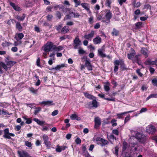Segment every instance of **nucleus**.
<instances>
[{
    "label": "nucleus",
    "mask_w": 157,
    "mask_h": 157,
    "mask_svg": "<svg viewBox=\"0 0 157 157\" xmlns=\"http://www.w3.org/2000/svg\"><path fill=\"white\" fill-rule=\"evenodd\" d=\"M81 59L83 61H85L86 62V60H89L90 59L87 58L86 56H84L83 57L81 58Z\"/></svg>",
    "instance_id": "56"
},
{
    "label": "nucleus",
    "mask_w": 157,
    "mask_h": 157,
    "mask_svg": "<svg viewBox=\"0 0 157 157\" xmlns=\"http://www.w3.org/2000/svg\"><path fill=\"white\" fill-rule=\"evenodd\" d=\"M81 140L79 137L77 138L75 140V143L77 144H80L81 143Z\"/></svg>",
    "instance_id": "57"
},
{
    "label": "nucleus",
    "mask_w": 157,
    "mask_h": 157,
    "mask_svg": "<svg viewBox=\"0 0 157 157\" xmlns=\"http://www.w3.org/2000/svg\"><path fill=\"white\" fill-rule=\"evenodd\" d=\"M86 105H87L88 106L87 107L89 109H91L93 107V106H92V103L91 102H88L87 103Z\"/></svg>",
    "instance_id": "61"
},
{
    "label": "nucleus",
    "mask_w": 157,
    "mask_h": 157,
    "mask_svg": "<svg viewBox=\"0 0 157 157\" xmlns=\"http://www.w3.org/2000/svg\"><path fill=\"white\" fill-rule=\"evenodd\" d=\"M151 60L150 59H148L144 62V63L146 65H151Z\"/></svg>",
    "instance_id": "54"
},
{
    "label": "nucleus",
    "mask_w": 157,
    "mask_h": 157,
    "mask_svg": "<svg viewBox=\"0 0 157 157\" xmlns=\"http://www.w3.org/2000/svg\"><path fill=\"white\" fill-rule=\"evenodd\" d=\"M93 17L91 16L89 18L88 21L89 23L90 24H92L93 23Z\"/></svg>",
    "instance_id": "60"
},
{
    "label": "nucleus",
    "mask_w": 157,
    "mask_h": 157,
    "mask_svg": "<svg viewBox=\"0 0 157 157\" xmlns=\"http://www.w3.org/2000/svg\"><path fill=\"white\" fill-rule=\"evenodd\" d=\"M17 36H15L16 40L19 41L21 40L24 37V35L22 33H18L17 34Z\"/></svg>",
    "instance_id": "29"
},
{
    "label": "nucleus",
    "mask_w": 157,
    "mask_h": 157,
    "mask_svg": "<svg viewBox=\"0 0 157 157\" xmlns=\"http://www.w3.org/2000/svg\"><path fill=\"white\" fill-rule=\"evenodd\" d=\"M63 47L62 46H59L58 47H56L54 48V49L57 51H59L63 49Z\"/></svg>",
    "instance_id": "46"
},
{
    "label": "nucleus",
    "mask_w": 157,
    "mask_h": 157,
    "mask_svg": "<svg viewBox=\"0 0 157 157\" xmlns=\"http://www.w3.org/2000/svg\"><path fill=\"white\" fill-rule=\"evenodd\" d=\"M135 29H140L142 27V22H137L135 24Z\"/></svg>",
    "instance_id": "33"
},
{
    "label": "nucleus",
    "mask_w": 157,
    "mask_h": 157,
    "mask_svg": "<svg viewBox=\"0 0 157 157\" xmlns=\"http://www.w3.org/2000/svg\"><path fill=\"white\" fill-rule=\"evenodd\" d=\"M25 146L28 147L29 148H32V144L30 142L27 141H25Z\"/></svg>",
    "instance_id": "41"
},
{
    "label": "nucleus",
    "mask_w": 157,
    "mask_h": 157,
    "mask_svg": "<svg viewBox=\"0 0 157 157\" xmlns=\"http://www.w3.org/2000/svg\"><path fill=\"white\" fill-rule=\"evenodd\" d=\"M112 3L111 0H106L105 2V5L106 6L109 8L111 7V5Z\"/></svg>",
    "instance_id": "37"
},
{
    "label": "nucleus",
    "mask_w": 157,
    "mask_h": 157,
    "mask_svg": "<svg viewBox=\"0 0 157 157\" xmlns=\"http://www.w3.org/2000/svg\"><path fill=\"white\" fill-rule=\"evenodd\" d=\"M136 138L139 142L143 143H145L146 141V136L140 133H138L136 134Z\"/></svg>",
    "instance_id": "3"
},
{
    "label": "nucleus",
    "mask_w": 157,
    "mask_h": 157,
    "mask_svg": "<svg viewBox=\"0 0 157 157\" xmlns=\"http://www.w3.org/2000/svg\"><path fill=\"white\" fill-rule=\"evenodd\" d=\"M93 100L92 102L93 107L97 108L98 106V102L95 99H93Z\"/></svg>",
    "instance_id": "38"
},
{
    "label": "nucleus",
    "mask_w": 157,
    "mask_h": 157,
    "mask_svg": "<svg viewBox=\"0 0 157 157\" xmlns=\"http://www.w3.org/2000/svg\"><path fill=\"white\" fill-rule=\"evenodd\" d=\"M134 111H129L127 112H125L120 113L117 114V116L119 118H122V116L125 114H126L128 113H131L133 112Z\"/></svg>",
    "instance_id": "30"
},
{
    "label": "nucleus",
    "mask_w": 157,
    "mask_h": 157,
    "mask_svg": "<svg viewBox=\"0 0 157 157\" xmlns=\"http://www.w3.org/2000/svg\"><path fill=\"white\" fill-rule=\"evenodd\" d=\"M25 17V14H23L22 16L20 17L19 16H17V18L20 21H23Z\"/></svg>",
    "instance_id": "42"
},
{
    "label": "nucleus",
    "mask_w": 157,
    "mask_h": 157,
    "mask_svg": "<svg viewBox=\"0 0 157 157\" xmlns=\"http://www.w3.org/2000/svg\"><path fill=\"white\" fill-rule=\"evenodd\" d=\"M16 28L19 31L21 32L22 31V27L20 22H17L16 23Z\"/></svg>",
    "instance_id": "32"
},
{
    "label": "nucleus",
    "mask_w": 157,
    "mask_h": 157,
    "mask_svg": "<svg viewBox=\"0 0 157 157\" xmlns=\"http://www.w3.org/2000/svg\"><path fill=\"white\" fill-rule=\"evenodd\" d=\"M105 45L101 47V49H99L98 50V55L102 58L105 57L106 55L103 52V50L104 49Z\"/></svg>",
    "instance_id": "13"
},
{
    "label": "nucleus",
    "mask_w": 157,
    "mask_h": 157,
    "mask_svg": "<svg viewBox=\"0 0 157 157\" xmlns=\"http://www.w3.org/2000/svg\"><path fill=\"white\" fill-rule=\"evenodd\" d=\"M81 5L87 11H89L90 12V6L88 3L84 2L81 4Z\"/></svg>",
    "instance_id": "20"
},
{
    "label": "nucleus",
    "mask_w": 157,
    "mask_h": 157,
    "mask_svg": "<svg viewBox=\"0 0 157 157\" xmlns=\"http://www.w3.org/2000/svg\"><path fill=\"white\" fill-rule=\"evenodd\" d=\"M70 118L71 120H76L78 121H80L81 118L80 117H78L76 114H72L70 116Z\"/></svg>",
    "instance_id": "28"
},
{
    "label": "nucleus",
    "mask_w": 157,
    "mask_h": 157,
    "mask_svg": "<svg viewBox=\"0 0 157 157\" xmlns=\"http://www.w3.org/2000/svg\"><path fill=\"white\" fill-rule=\"evenodd\" d=\"M94 128L98 129L101 124L100 118L98 117H95L94 118Z\"/></svg>",
    "instance_id": "11"
},
{
    "label": "nucleus",
    "mask_w": 157,
    "mask_h": 157,
    "mask_svg": "<svg viewBox=\"0 0 157 157\" xmlns=\"http://www.w3.org/2000/svg\"><path fill=\"white\" fill-rule=\"evenodd\" d=\"M152 83L153 85L157 86V79L156 78H154L152 80Z\"/></svg>",
    "instance_id": "47"
},
{
    "label": "nucleus",
    "mask_w": 157,
    "mask_h": 157,
    "mask_svg": "<svg viewBox=\"0 0 157 157\" xmlns=\"http://www.w3.org/2000/svg\"><path fill=\"white\" fill-rule=\"evenodd\" d=\"M66 67L67 66H66L65 64L63 63L60 65H58L56 66V67L54 68H52L50 69H49L50 70H55L56 71H58L61 68H63L64 67Z\"/></svg>",
    "instance_id": "18"
},
{
    "label": "nucleus",
    "mask_w": 157,
    "mask_h": 157,
    "mask_svg": "<svg viewBox=\"0 0 157 157\" xmlns=\"http://www.w3.org/2000/svg\"><path fill=\"white\" fill-rule=\"evenodd\" d=\"M35 109H36V110L34 111V114L36 115L40 111H41V108L40 107H36Z\"/></svg>",
    "instance_id": "44"
},
{
    "label": "nucleus",
    "mask_w": 157,
    "mask_h": 157,
    "mask_svg": "<svg viewBox=\"0 0 157 157\" xmlns=\"http://www.w3.org/2000/svg\"><path fill=\"white\" fill-rule=\"evenodd\" d=\"M119 65H120V68L121 71H127L128 70V68L126 67V65L124 63V61L122 59H120L119 60Z\"/></svg>",
    "instance_id": "12"
},
{
    "label": "nucleus",
    "mask_w": 157,
    "mask_h": 157,
    "mask_svg": "<svg viewBox=\"0 0 157 157\" xmlns=\"http://www.w3.org/2000/svg\"><path fill=\"white\" fill-rule=\"evenodd\" d=\"M70 30L69 27L67 26H64L62 29L61 33L62 34H65L67 33Z\"/></svg>",
    "instance_id": "27"
},
{
    "label": "nucleus",
    "mask_w": 157,
    "mask_h": 157,
    "mask_svg": "<svg viewBox=\"0 0 157 157\" xmlns=\"http://www.w3.org/2000/svg\"><path fill=\"white\" fill-rule=\"evenodd\" d=\"M33 120L36 122L38 124L42 126H44V124L48 125L45 123V121H41L37 118H34Z\"/></svg>",
    "instance_id": "19"
},
{
    "label": "nucleus",
    "mask_w": 157,
    "mask_h": 157,
    "mask_svg": "<svg viewBox=\"0 0 157 157\" xmlns=\"http://www.w3.org/2000/svg\"><path fill=\"white\" fill-rule=\"evenodd\" d=\"M32 119L31 118H28V119L26 120V121L25 122V123L28 124H30L32 123Z\"/></svg>",
    "instance_id": "63"
},
{
    "label": "nucleus",
    "mask_w": 157,
    "mask_h": 157,
    "mask_svg": "<svg viewBox=\"0 0 157 157\" xmlns=\"http://www.w3.org/2000/svg\"><path fill=\"white\" fill-rule=\"evenodd\" d=\"M12 43L10 42L5 41L2 43V45L3 47H5L9 46Z\"/></svg>",
    "instance_id": "40"
},
{
    "label": "nucleus",
    "mask_w": 157,
    "mask_h": 157,
    "mask_svg": "<svg viewBox=\"0 0 157 157\" xmlns=\"http://www.w3.org/2000/svg\"><path fill=\"white\" fill-rule=\"evenodd\" d=\"M127 143L126 142H125L123 143V147H122V151H124L127 148Z\"/></svg>",
    "instance_id": "48"
},
{
    "label": "nucleus",
    "mask_w": 157,
    "mask_h": 157,
    "mask_svg": "<svg viewBox=\"0 0 157 157\" xmlns=\"http://www.w3.org/2000/svg\"><path fill=\"white\" fill-rule=\"evenodd\" d=\"M93 41L94 44H99L101 42V39L99 36H98L93 40Z\"/></svg>",
    "instance_id": "22"
},
{
    "label": "nucleus",
    "mask_w": 157,
    "mask_h": 157,
    "mask_svg": "<svg viewBox=\"0 0 157 157\" xmlns=\"http://www.w3.org/2000/svg\"><path fill=\"white\" fill-rule=\"evenodd\" d=\"M41 104L44 105L51 106L54 105V103L52 101H43L40 103Z\"/></svg>",
    "instance_id": "16"
},
{
    "label": "nucleus",
    "mask_w": 157,
    "mask_h": 157,
    "mask_svg": "<svg viewBox=\"0 0 157 157\" xmlns=\"http://www.w3.org/2000/svg\"><path fill=\"white\" fill-rule=\"evenodd\" d=\"M53 17L52 15L51 14H48L46 16V18L48 21H51L53 18Z\"/></svg>",
    "instance_id": "49"
},
{
    "label": "nucleus",
    "mask_w": 157,
    "mask_h": 157,
    "mask_svg": "<svg viewBox=\"0 0 157 157\" xmlns=\"http://www.w3.org/2000/svg\"><path fill=\"white\" fill-rule=\"evenodd\" d=\"M119 61L118 60H115L114 61V71L115 72H116L118 71L119 69L118 65H119Z\"/></svg>",
    "instance_id": "23"
},
{
    "label": "nucleus",
    "mask_w": 157,
    "mask_h": 157,
    "mask_svg": "<svg viewBox=\"0 0 157 157\" xmlns=\"http://www.w3.org/2000/svg\"><path fill=\"white\" fill-rule=\"evenodd\" d=\"M104 88L105 90L106 91H108L110 90V88L109 86L105 85L104 86Z\"/></svg>",
    "instance_id": "64"
},
{
    "label": "nucleus",
    "mask_w": 157,
    "mask_h": 157,
    "mask_svg": "<svg viewBox=\"0 0 157 157\" xmlns=\"http://www.w3.org/2000/svg\"><path fill=\"white\" fill-rule=\"evenodd\" d=\"M119 32L118 30H117L115 28H113V31L111 33V34L112 36H117L119 35Z\"/></svg>",
    "instance_id": "31"
},
{
    "label": "nucleus",
    "mask_w": 157,
    "mask_h": 157,
    "mask_svg": "<svg viewBox=\"0 0 157 157\" xmlns=\"http://www.w3.org/2000/svg\"><path fill=\"white\" fill-rule=\"evenodd\" d=\"M53 44L52 42H50L46 44V45L44 47V51L46 52H49L53 47Z\"/></svg>",
    "instance_id": "8"
},
{
    "label": "nucleus",
    "mask_w": 157,
    "mask_h": 157,
    "mask_svg": "<svg viewBox=\"0 0 157 157\" xmlns=\"http://www.w3.org/2000/svg\"><path fill=\"white\" fill-rule=\"evenodd\" d=\"M137 143H134L133 144H132L131 147H132V149L134 151H137Z\"/></svg>",
    "instance_id": "43"
},
{
    "label": "nucleus",
    "mask_w": 157,
    "mask_h": 157,
    "mask_svg": "<svg viewBox=\"0 0 157 157\" xmlns=\"http://www.w3.org/2000/svg\"><path fill=\"white\" fill-rule=\"evenodd\" d=\"M94 34V31L93 30L91 31L90 33L87 35H85L84 36V38L87 40H91L92 37H93Z\"/></svg>",
    "instance_id": "15"
},
{
    "label": "nucleus",
    "mask_w": 157,
    "mask_h": 157,
    "mask_svg": "<svg viewBox=\"0 0 157 157\" xmlns=\"http://www.w3.org/2000/svg\"><path fill=\"white\" fill-rule=\"evenodd\" d=\"M29 91L30 92L34 94H37L38 91L37 90H35L33 87H31L29 88Z\"/></svg>",
    "instance_id": "35"
},
{
    "label": "nucleus",
    "mask_w": 157,
    "mask_h": 157,
    "mask_svg": "<svg viewBox=\"0 0 157 157\" xmlns=\"http://www.w3.org/2000/svg\"><path fill=\"white\" fill-rule=\"evenodd\" d=\"M96 141L98 142V144L102 146H105L109 144V142L107 140L100 137L97 138Z\"/></svg>",
    "instance_id": "6"
},
{
    "label": "nucleus",
    "mask_w": 157,
    "mask_h": 157,
    "mask_svg": "<svg viewBox=\"0 0 157 157\" xmlns=\"http://www.w3.org/2000/svg\"><path fill=\"white\" fill-rule=\"evenodd\" d=\"M105 11L106 12L105 15L106 20L108 22H106L105 21H103V22H106L107 23H109L110 22V19L112 17V13L110 10L106 9Z\"/></svg>",
    "instance_id": "7"
},
{
    "label": "nucleus",
    "mask_w": 157,
    "mask_h": 157,
    "mask_svg": "<svg viewBox=\"0 0 157 157\" xmlns=\"http://www.w3.org/2000/svg\"><path fill=\"white\" fill-rule=\"evenodd\" d=\"M42 138L44 141V144L48 149H49L52 146L51 142L48 136L46 134H44Z\"/></svg>",
    "instance_id": "2"
},
{
    "label": "nucleus",
    "mask_w": 157,
    "mask_h": 157,
    "mask_svg": "<svg viewBox=\"0 0 157 157\" xmlns=\"http://www.w3.org/2000/svg\"><path fill=\"white\" fill-rule=\"evenodd\" d=\"M56 150L57 152H60L62 151L60 146L58 145H57V147L56 148Z\"/></svg>",
    "instance_id": "58"
},
{
    "label": "nucleus",
    "mask_w": 157,
    "mask_h": 157,
    "mask_svg": "<svg viewBox=\"0 0 157 157\" xmlns=\"http://www.w3.org/2000/svg\"><path fill=\"white\" fill-rule=\"evenodd\" d=\"M6 64L2 62L1 64L3 67L6 71H7L8 69L10 70L11 67L15 64L16 62L14 61L5 60Z\"/></svg>",
    "instance_id": "1"
},
{
    "label": "nucleus",
    "mask_w": 157,
    "mask_h": 157,
    "mask_svg": "<svg viewBox=\"0 0 157 157\" xmlns=\"http://www.w3.org/2000/svg\"><path fill=\"white\" fill-rule=\"evenodd\" d=\"M36 65L38 67H41L40 65V57H38L36 61Z\"/></svg>",
    "instance_id": "53"
},
{
    "label": "nucleus",
    "mask_w": 157,
    "mask_h": 157,
    "mask_svg": "<svg viewBox=\"0 0 157 157\" xmlns=\"http://www.w3.org/2000/svg\"><path fill=\"white\" fill-rule=\"evenodd\" d=\"M147 50L144 48H142L141 50V52L145 56V58L148 57V55L147 53Z\"/></svg>",
    "instance_id": "24"
},
{
    "label": "nucleus",
    "mask_w": 157,
    "mask_h": 157,
    "mask_svg": "<svg viewBox=\"0 0 157 157\" xmlns=\"http://www.w3.org/2000/svg\"><path fill=\"white\" fill-rule=\"evenodd\" d=\"M10 5L16 11H20L21 10V8L17 5H16L15 4L11 2H10Z\"/></svg>",
    "instance_id": "14"
},
{
    "label": "nucleus",
    "mask_w": 157,
    "mask_h": 157,
    "mask_svg": "<svg viewBox=\"0 0 157 157\" xmlns=\"http://www.w3.org/2000/svg\"><path fill=\"white\" fill-rule=\"evenodd\" d=\"M4 135H3V137L5 138L8 139H11L10 136L12 137H14L15 135L9 132V129L8 128H5L3 130Z\"/></svg>",
    "instance_id": "4"
},
{
    "label": "nucleus",
    "mask_w": 157,
    "mask_h": 157,
    "mask_svg": "<svg viewBox=\"0 0 157 157\" xmlns=\"http://www.w3.org/2000/svg\"><path fill=\"white\" fill-rule=\"evenodd\" d=\"M140 56V55H137L135 56L132 59L133 63H137L139 65L140 64L139 63V57Z\"/></svg>",
    "instance_id": "26"
},
{
    "label": "nucleus",
    "mask_w": 157,
    "mask_h": 157,
    "mask_svg": "<svg viewBox=\"0 0 157 157\" xmlns=\"http://www.w3.org/2000/svg\"><path fill=\"white\" fill-rule=\"evenodd\" d=\"M85 66L87 68L88 70L92 71V65L90 62V60H86L85 63Z\"/></svg>",
    "instance_id": "17"
},
{
    "label": "nucleus",
    "mask_w": 157,
    "mask_h": 157,
    "mask_svg": "<svg viewBox=\"0 0 157 157\" xmlns=\"http://www.w3.org/2000/svg\"><path fill=\"white\" fill-rule=\"evenodd\" d=\"M17 153L19 157H33L28 152L24 150H18Z\"/></svg>",
    "instance_id": "5"
},
{
    "label": "nucleus",
    "mask_w": 157,
    "mask_h": 157,
    "mask_svg": "<svg viewBox=\"0 0 157 157\" xmlns=\"http://www.w3.org/2000/svg\"><path fill=\"white\" fill-rule=\"evenodd\" d=\"M112 132L116 135L118 136L119 135V132L117 129H113Z\"/></svg>",
    "instance_id": "55"
},
{
    "label": "nucleus",
    "mask_w": 157,
    "mask_h": 157,
    "mask_svg": "<svg viewBox=\"0 0 157 157\" xmlns=\"http://www.w3.org/2000/svg\"><path fill=\"white\" fill-rule=\"evenodd\" d=\"M59 111L58 110H56L53 111L52 113V115L54 116L57 115Z\"/></svg>",
    "instance_id": "59"
},
{
    "label": "nucleus",
    "mask_w": 157,
    "mask_h": 157,
    "mask_svg": "<svg viewBox=\"0 0 157 157\" xmlns=\"http://www.w3.org/2000/svg\"><path fill=\"white\" fill-rule=\"evenodd\" d=\"M146 130L147 132L152 134L155 133L156 129L154 126L151 125L147 127Z\"/></svg>",
    "instance_id": "10"
},
{
    "label": "nucleus",
    "mask_w": 157,
    "mask_h": 157,
    "mask_svg": "<svg viewBox=\"0 0 157 157\" xmlns=\"http://www.w3.org/2000/svg\"><path fill=\"white\" fill-rule=\"evenodd\" d=\"M130 119V115H129L128 116H127L125 117L124 119V123L125 124L127 122H128Z\"/></svg>",
    "instance_id": "62"
},
{
    "label": "nucleus",
    "mask_w": 157,
    "mask_h": 157,
    "mask_svg": "<svg viewBox=\"0 0 157 157\" xmlns=\"http://www.w3.org/2000/svg\"><path fill=\"white\" fill-rule=\"evenodd\" d=\"M55 15L56 17L60 19L61 17V13L59 11H57Z\"/></svg>",
    "instance_id": "45"
},
{
    "label": "nucleus",
    "mask_w": 157,
    "mask_h": 157,
    "mask_svg": "<svg viewBox=\"0 0 157 157\" xmlns=\"http://www.w3.org/2000/svg\"><path fill=\"white\" fill-rule=\"evenodd\" d=\"M157 98V94H150L146 98V100H148L151 98Z\"/></svg>",
    "instance_id": "36"
},
{
    "label": "nucleus",
    "mask_w": 157,
    "mask_h": 157,
    "mask_svg": "<svg viewBox=\"0 0 157 157\" xmlns=\"http://www.w3.org/2000/svg\"><path fill=\"white\" fill-rule=\"evenodd\" d=\"M149 9L150 10H151V6L149 4H146L144 5L143 9Z\"/></svg>",
    "instance_id": "51"
},
{
    "label": "nucleus",
    "mask_w": 157,
    "mask_h": 157,
    "mask_svg": "<svg viewBox=\"0 0 157 157\" xmlns=\"http://www.w3.org/2000/svg\"><path fill=\"white\" fill-rule=\"evenodd\" d=\"M132 52L130 54H128L127 55V57L128 59H132L136 54L135 50L132 48H131Z\"/></svg>",
    "instance_id": "21"
},
{
    "label": "nucleus",
    "mask_w": 157,
    "mask_h": 157,
    "mask_svg": "<svg viewBox=\"0 0 157 157\" xmlns=\"http://www.w3.org/2000/svg\"><path fill=\"white\" fill-rule=\"evenodd\" d=\"M73 42L74 48L75 49H76L78 48V46L80 45L81 42L78 36H77L75 37Z\"/></svg>",
    "instance_id": "9"
},
{
    "label": "nucleus",
    "mask_w": 157,
    "mask_h": 157,
    "mask_svg": "<svg viewBox=\"0 0 157 157\" xmlns=\"http://www.w3.org/2000/svg\"><path fill=\"white\" fill-rule=\"evenodd\" d=\"M119 147L117 146H116L114 147V151L113 153L116 155L117 156L118 155Z\"/></svg>",
    "instance_id": "39"
},
{
    "label": "nucleus",
    "mask_w": 157,
    "mask_h": 157,
    "mask_svg": "<svg viewBox=\"0 0 157 157\" xmlns=\"http://www.w3.org/2000/svg\"><path fill=\"white\" fill-rule=\"evenodd\" d=\"M82 150L83 151V153L85 154L86 151H86V146L82 144Z\"/></svg>",
    "instance_id": "52"
},
{
    "label": "nucleus",
    "mask_w": 157,
    "mask_h": 157,
    "mask_svg": "<svg viewBox=\"0 0 157 157\" xmlns=\"http://www.w3.org/2000/svg\"><path fill=\"white\" fill-rule=\"evenodd\" d=\"M71 13L73 14L74 18H79L80 16L79 13H75L74 12H72Z\"/></svg>",
    "instance_id": "50"
},
{
    "label": "nucleus",
    "mask_w": 157,
    "mask_h": 157,
    "mask_svg": "<svg viewBox=\"0 0 157 157\" xmlns=\"http://www.w3.org/2000/svg\"><path fill=\"white\" fill-rule=\"evenodd\" d=\"M116 137L114 136L113 134H111L109 136L108 138V140L109 142L111 143V144H113V143L112 141L111 140H113V141L114 140H116Z\"/></svg>",
    "instance_id": "34"
},
{
    "label": "nucleus",
    "mask_w": 157,
    "mask_h": 157,
    "mask_svg": "<svg viewBox=\"0 0 157 157\" xmlns=\"http://www.w3.org/2000/svg\"><path fill=\"white\" fill-rule=\"evenodd\" d=\"M84 96L87 98L92 100L94 98L96 99V97L94 96L93 95H91L89 94L88 93L86 92L83 93Z\"/></svg>",
    "instance_id": "25"
}]
</instances>
